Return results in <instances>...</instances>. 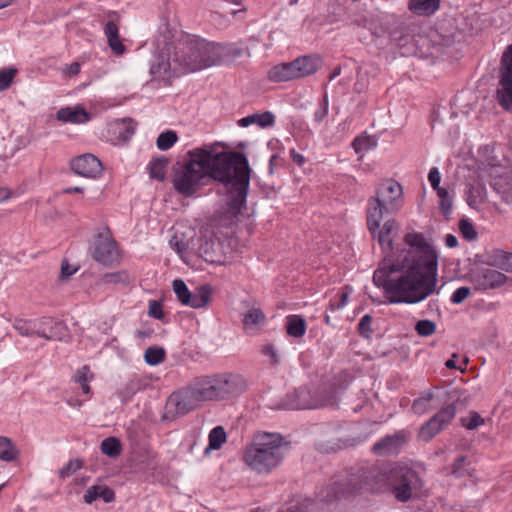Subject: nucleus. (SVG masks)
<instances>
[{
    "instance_id": "nucleus-1",
    "label": "nucleus",
    "mask_w": 512,
    "mask_h": 512,
    "mask_svg": "<svg viewBox=\"0 0 512 512\" xmlns=\"http://www.w3.org/2000/svg\"><path fill=\"white\" fill-rule=\"evenodd\" d=\"M399 228L395 219L387 220L376 230L378 242L387 253L373 274V282L383 289L389 303L417 304L439 294L438 252L422 233L404 236L407 248L398 249L393 257L392 234Z\"/></svg>"
},
{
    "instance_id": "nucleus-2",
    "label": "nucleus",
    "mask_w": 512,
    "mask_h": 512,
    "mask_svg": "<svg viewBox=\"0 0 512 512\" xmlns=\"http://www.w3.org/2000/svg\"><path fill=\"white\" fill-rule=\"evenodd\" d=\"M187 161L174 168L172 184L185 197H192L206 180L224 182V143L206 144L188 151Z\"/></svg>"
},
{
    "instance_id": "nucleus-3",
    "label": "nucleus",
    "mask_w": 512,
    "mask_h": 512,
    "mask_svg": "<svg viewBox=\"0 0 512 512\" xmlns=\"http://www.w3.org/2000/svg\"><path fill=\"white\" fill-rule=\"evenodd\" d=\"M348 493L389 489L400 502L417 497L423 487L419 474L409 466L394 464L361 470L348 481Z\"/></svg>"
},
{
    "instance_id": "nucleus-4",
    "label": "nucleus",
    "mask_w": 512,
    "mask_h": 512,
    "mask_svg": "<svg viewBox=\"0 0 512 512\" xmlns=\"http://www.w3.org/2000/svg\"><path fill=\"white\" fill-rule=\"evenodd\" d=\"M251 173L247 156L226 146V220L229 217L235 222L244 219Z\"/></svg>"
},
{
    "instance_id": "nucleus-5",
    "label": "nucleus",
    "mask_w": 512,
    "mask_h": 512,
    "mask_svg": "<svg viewBox=\"0 0 512 512\" xmlns=\"http://www.w3.org/2000/svg\"><path fill=\"white\" fill-rule=\"evenodd\" d=\"M220 58V47L206 40L186 35L173 46L172 60L179 73L195 72L215 65Z\"/></svg>"
},
{
    "instance_id": "nucleus-6",
    "label": "nucleus",
    "mask_w": 512,
    "mask_h": 512,
    "mask_svg": "<svg viewBox=\"0 0 512 512\" xmlns=\"http://www.w3.org/2000/svg\"><path fill=\"white\" fill-rule=\"evenodd\" d=\"M284 454L285 448L280 434L259 432L247 448L244 460L252 470L267 474L279 466Z\"/></svg>"
},
{
    "instance_id": "nucleus-7",
    "label": "nucleus",
    "mask_w": 512,
    "mask_h": 512,
    "mask_svg": "<svg viewBox=\"0 0 512 512\" xmlns=\"http://www.w3.org/2000/svg\"><path fill=\"white\" fill-rule=\"evenodd\" d=\"M321 66L317 55L300 56L290 62L279 63L267 72L271 82L280 83L304 78L314 74Z\"/></svg>"
},
{
    "instance_id": "nucleus-8",
    "label": "nucleus",
    "mask_w": 512,
    "mask_h": 512,
    "mask_svg": "<svg viewBox=\"0 0 512 512\" xmlns=\"http://www.w3.org/2000/svg\"><path fill=\"white\" fill-rule=\"evenodd\" d=\"M338 391L335 385L325 384L317 389L300 387L294 393L291 409H316L337 403Z\"/></svg>"
},
{
    "instance_id": "nucleus-9",
    "label": "nucleus",
    "mask_w": 512,
    "mask_h": 512,
    "mask_svg": "<svg viewBox=\"0 0 512 512\" xmlns=\"http://www.w3.org/2000/svg\"><path fill=\"white\" fill-rule=\"evenodd\" d=\"M496 98L504 110L512 112V44L506 47L500 60Z\"/></svg>"
},
{
    "instance_id": "nucleus-10",
    "label": "nucleus",
    "mask_w": 512,
    "mask_h": 512,
    "mask_svg": "<svg viewBox=\"0 0 512 512\" xmlns=\"http://www.w3.org/2000/svg\"><path fill=\"white\" fill-rule=\"evenodd\" d=\"M200 404L197 401L189 384L173 392L166 402V417L175 418L186 415L198 408Z\"/></svg>"
},
{
    "instance_id": "nucleus-11",
    "label": "nucleus",
    "mask_w": 512,
    "mask_h": 512,
    "mask_svg": "<svg viewBox=\"0 0 512 512\" xmlns=\"http://www.w3.org/2000/svg\"><path fill=\"white\" fill-rule=\"evenodd\" d=\"M189 386L191 387L200 406L204 402L217 399L223 388L224 380L219 375L196 378Z\"/></svg>"
},
{
    "instance_id": "nucleus-12",
    "label": "nucleus",
    "mask_w": 512,
    "mask_h": 512,
    "mask_svg": "<svg viewBox=\"0 0 512 512\" xmlns=\"http://www.w3.org/2000/svg\"><path fill=\"white\" fill-rule=\"evenodd\" d=\"M374 198L386 206L387 214L395 213L403 204L402 186L392 179L385 180L378 185Z\"/></svg>"
},
{
    "instance_id": "nucleus-13",
    "label": "nucleus",
    "mask_w": 512,
    "mask_h": 512,
    "mask_svg": "<svg viewBox=\"0 0 512 512\" xmlns=\"http://www.w3.org/2000/svg\"><path fill=\"white\" fill-rule=\"evenodd\" d=\"M92 257L105 266L117 263L120 255L115 240L107 234H99L94 242Z\"/></svg>"
},
{
    "instance_id": "nucleus-14",
    "label": "nucleus",
    "mask_w": 512,
    "mask_h": 512,
    "mask_svg": "<svg viewBox=\"0 0 512 512\" xmlns=\"http://www.w3.org/2000/svg\"><path fill=\"white\" fill-rule=\"evenodd\" d=\"M172 287L177 299L183 305L197 309L204 307L209 301L210 291L206 287H200L195 292H191L181 279L174 280Z\"/></svg>"
},
{
    "instance_id": "nucleus-15",
    "label": "nucleus",
    "mask_w": 512,
    "mask_h": 512,
    "mask_svg": "<svg viewBox=\"0 0 512 512\" xmlns=\"http://www.w3.org/2000/svg\"><path fill=\"white\" fill-rule=\"evenodd\" d=\"M456 414V409L453 405H448L441 409L435 416H433L420 430V436L423 440L429 441L441 430L449 425Z\"/></svg>"
},
{
    "instance_id": "nucleus-16",
    "label": "nucleus",
    "mask_w": 512,
    "mask_h": 512,
    "mask_svg": "<svg viewBox=\"0 0 512 512\" xmlns=\"http://www.w3.org/2000/svg\"><path fill=\"white\" fill-rule=\"evenodd\" d=\"M71 170L82 177L96 179L103 172L102 162L93 154L86 153L70 161Z\"/></svg>"
},
{
    "instance_id": "nucleus-17",
    "label": "nucleus",
    "mask_w": 512,
    "mask_h": 512,
    "mask_svg": "<svg viewBox=\"0 0 512 512\" xmlns=\"http://www.w3.org/2000/svg\"><path fill=\"white\" fill-rule=\"evenodd\" d=\"M36 336L48 341H63L67 336V328L54 318L41 317L37 319Z\"/></svg>"
},
{
    "instance_id": "nucleus-18",
    "label": "nucleus",
    "mask_w": 512,
    "mask_h": 512,
    "mask_svg": "<svg viewBox=\"0 0 512 512\" xmlns=\"http://www.w3.org/2000/svg\"><path fill=\"white\" fill-rule=\"evenodd\" d=\"M471 281L478 290L495 289L506 282V276L491 268H480L471 274Z\"/></svg>"
},
{
    "instance_id": "nucleus-19",
    "label": "nucleus",
    "mask_w": 512,
    "mask_h": 512,
    "mask_svg": "<svg viewBox=\"0 0 512 512\" xmlns=\"http://www.w3.org/2000/svg\"><path fill=\"white\" fill-rule=\"evenodd\" d=\"M175 64L172 60V54L166 58L163 55H158L153 60L150 67V74L154 79L161 80L165 85H169L171 78L179 73V70H175Z\"/></svg>"
},
{
    "instance_id": "nucleus-20",
    "label": "nucleus",
    "mask_w": 512,
    "mask_h": 512,
    "mask_svg": "<svg viewBox=\"0 0 512 512\" xmlns=\"http://www.w3.org/2000/svg\"><path fill=\"white\" fill-rule=\"evenodd\" d=\"M386 212V206L372 197L367 204V225L372 235L376 234V230L380 227V223Z\"/></svg>"
},
{
    "instance_id": "nucleus-21",
    "label": "nucleus",
    "mask_w": 512,
    "mask_h": 512,
    "mask_svg": "<svg viewBox=\"0 0 512 512\" xmlns=\"http://www.w3.org/2000/svg\"><path fill=\"white\" fill-rule=\"evenodd\" d=\"M405 442V436L402 433H396L392 436H386L376 442L372 450L379 455H389L397 452Z\"/></svg>"
},
{
    "instance_id": "nucleus-22",
    "label": "nucleus",
    "mask_w": 512,
    "mask_h": 512,
    "mask_svg": "<svg viewBox=\"0 0 512 512\" xmlns=\"http://www.w3.org/2000/svg\"><path fill=\"white\" fill-rule=\"evenodd\" d=\"M57 120L74 124L85 123L90 120L89 113L82 106L61 108L56 115Z\"/></svg>"
},
{
    "instance_id": "nucleus-23",
    "label": "nucleus",
    "mask_w": 512,
    "mask_h": 512,
    "mask_svg": "<svg viewBox=\"0 0 512 512\" xmlns=\"http://www.w3.org/2000/svg\"><path fill=\"white\" fill-rule=\"evenodd\" d=\"M104 34L112 52L117 56L123 55L126 47L120 39L118 25L114 21H108L104 26Z\"/></svg>"
},
{
    "instance_id": "nucleus-24",
    "label": "nucleus",
    "mask_w": 512,
    "mask_h": 512,
    "mask_svg": "<svg viewBox=\"0 0 512 512\" xmlns=\"http://www.w3.org/2000/svg\"><path fill=\"white\" fill-rule=\"evenodd\" d=\"M98 498H101L105 503H110L114 501L115 494L106 485H93L85 491L83 496V500L87 504H92Z\"/></svg>"
},
{
    "instance_id": "nucleus-25",
    "label": "nucleus",
    "mask_w": 512,
    "mask_h": 512,
    "mask_svg": "<svg viewBox=\"0 0 512 512\" xmlns=\"http://www.w3.org/2000/svg\"><path fill=\"white\" fill-rule=\"evenodd\" d=\"M266 323V317L259 308L250 309L244 316V329L249 334H255Z\"/></svg>"
},
{
    "instance_id": "nucleus-26",
    "label": "nucleus",
    "mask_w": 512,
    "mask_h": 512,
    "mask_svg": "<svg viewBox=\"0 0 512 512\" xmlns=\"http://www.w3.org/2000/svg\"><path fill=\"white\" fill-rule=\"evenodd\" d=\"M250 57V51L244 42L231 43L226 46V65L238 64Z\"/></svg>"
},
{
    "instance_id": "nucleus-27",
    "label": "nucleus",
    "mask_w": 512,
    "mask_h": 512,
    "mask_svg": "<svg viewBox=\"0 0 512 512\" xmlns=\"http://www.w3.org/2000/svg\"><path fill=\"white\" fill-rule=\"evenodd\" d=\"M274 123L275 117L269 111L254 113L238 120V125L240 127H248L249 125L255 124L260 128H268L273 126Z\"/></svg>"
},
{
    "instance_id": "nucleus-28",
    "label": "nucleus",
    "mask_w": 512,
    "mask_h": 512,
    "mask_svg": "<svg viewBox=\"0 0 512 512\" xmlns=\"http://www.w3.org/2000/svg\"><path fill=\"white\" fill-rule=\"evenodd\" d=\"M440 6V0H410L409 10L418 16H430L435 13Z\"/></svg>"
},
{
    "instance_id": "nucleus-29",
    "label": "nucleus",
    "mask_w": 512,
    "mask_h": 512,
    "mask_svg": "<svg viewBox=\"0 0 512 512\" xmlns=\"http://www.w3.org/2000/svg\"><path fill=\"white\" fill-rule=\"evenodd\" d=\"M247 388L245 379L240 374L226 375V396L237 397Z\"/></svg>"
},
{
    "instance_id": "nucleus-30",
    "label": "nucleus",
    "mask_w": 512,
    "mask_h": 512,
    "mask_svg": "<svg viewBox=\"0 0 512 512\" xmlns=\"http://www.w3.org/2000/svg\"><path fill=\"white\" fill-rule=\"evenodd\" d=\"M285 327L290 337L301 338L306 332V321L300 315H290L286 319Z\"/></svg>"
},
{
    "instance_id": "nucleus-31",
    "label": "nucleus",
    "mask_w": 512,
    "mask_h": 512,
    "mask_svg": "<svg viewBox=\"0 0 512 512\" xmlns=\"http://www.w3.org/2000/svg\"><path fill=\"white\" fill-rule=\"evenodd\" d=\"M224 444V427L216 426L208 436V446L204 450V455H209L213 450H219Z\"/></svg>"
},
{
    "instance_id": "nucleus-32",
    "label": "nucleus",
    "mask_w": 512,
    "mask_h": 512,
    "mask_svg": "<svg viewBox=\"0 0 512 512\" xmlns=\"http://www.w3.org/2000/svg\"><path fill=\"white\" fill-rule=\"evenodd\" d=\"M168 163V159L165 157L153 159L148 166L150 177L160 182L164 181Z\"/></svg>"
},
{
    "instance_id": "nucleus-33",
    "label": "nucleus",
    "mask_w": 512,
    "mask_h": 512,
    "mask_svg": "<svg viewBox=\"0 0 512 512\" xmlns=\"http://www.w3.org/2000/svg\"><path fill=\"white\" fill-rule=\"evenodd\" d=\"M12 326L21 336H36L37 319L17 318L14 320Z\"/></svg>"
},
{
    "instance_id": "nucleus-34",
    "label": "nucleus",
    "mask_w": 512,
    "mask_h": 512,
    "mask_svg": "<svg viewBox=\"0 0 512 512\" xmlns=\"http://www.w3.org/2000/svg\"><path fill=\"white\" fill-rule=\"evenodd\" d=\"M490 263L507 272H512V253L496 250L490 256Z\"/></svg>"
},
{
    "instance_id": "nucleus-35",
    "label": "nucleus",
    "mask_w": 512,
    "mask_h": 512,
    "mask_svg": "<svg viewBox=\"0 0 512 512\" xmlns=\"http://www.w3.org/2000/svg\"><path fill=\"white\" fill-rule=\"evenodd\" d=\"M485 198V189L478 186H469L466 192L467 204L474 209H477Z\"/></svg>"
},
{
    "instance_id": "nucleus-36",
    "label": "nucleus",
    "mask_w": 512,
    "mask_h": 512,
    "mask_svg": "<svg viewBox=\"0 0 512 512\" xmlns=\"http://www.w3.org/2000/svg\"><path fill=\"white\" fill-rule=\"evenodd\" d=\"M18 451L7 437H0V460L10 462L16 459Z\"/></svg>"
},
{
    "instance_id": "nucleus-37",
    "label": "nucleus",
    "mask_w": 512,
    "mask_h": 512,
    "mask_svg": "<svg viewBox=\"0 0 512 512\" xmlns=\"http://www.w3.org/2000/svg\"><path fill=\"white\" fill-rule=\"evenodd\" d=\"M75 382H77L84 394L88 395L91 392L89 382L93 379V374L90 371L89 366L85 365L77 370L74 376Z\"/></svg>"
},
{
    "instance_id": "nucleus-38",
    "label": "nucleus",
    "mask_w": 512,
    "mask_h": 512,
    "mask_svg": "<svg viewBox=\"0 0 512 512\" xmlns=\"http://www.w3.org/2000/svg\"><path fill=\"white\" fill-rule=\"evenodd\" d=\"M165 359V350L162 347H149L144 353V360L151 366L162 363Z\"/></svg>"
},
{
    "instance_id": "nucleus-39",
    "label": "nucleus",
    "mask_w": 512,
    "mask_h": 512,
    "mask_svg": "<svg viewBox=\"0 0 512 512\" xmlns=\"http://www.w3.org/2000/svg\"><path fill=\"white\" fill-rule=\"evenodd\" d=\"M101 452L109 457H116L121 453V444L118 439L109 437L101 442Z\"/></svg>"
},
{
    "instance_id": "nucleus-40",
    "label": "nucleus",
    "mask_w": 512,
    "mask_h": 512,
    "mask_svg": "<svg viewBox=\"0 0 512 512\" xmlns=\"http://www.w3.org/2000/svg\"><path fill=\"white\" fill-rule=\"evenodd\" d=\"M178 137L175 131L168 130L161 133L156 141L158 149L165 151L170 149L177 141Z\"/></svg>"
},
{
    "instance_id": "nucleus-41",
    "label": "nucleus",
    "mask_w": 512,
    "mask_h": 512,
    "mask_svg": "<svg viewBox=\"0 0 512 512\" xmlns=\"http://www.w3.org/2000/svg\"><path fill=\"white\" fill-rule=\"evenodd\" d=\"M460 421L468 430H474L485 424V419L475 411L469 412L468 416L462 417Z\"/></svg>"
},
{
    "instance_id": "nucleus-42",
    "label": "nucleus",
    "mask_w": 512,
    "mask_h": 512,
    "mask_svg": "<svg viewBox=\"0 0 512 512\" xmlns=\"http://www.w3.org/2000/svg\"><path fill=\"white\" fill-rule=\"evenodd\" d=\"M415 331L421 337H428L436 332V323L425 319L419 320L415 325Z\"/></svg>"
},
{
    "instance_id": "nucleus-43",
    "label": "nucleus",
    "mask_w": 512,
    "mask_h": 512,
    "mask_svg": "<svg viewBox=\"0 0 512 512\" xmlns=\"http://www.w3.org/2000/svg\"><path fill=\"white\" fill-rule=\"evenodd\" d=\"M18 70L14 67H9L0 70V91L7 89L13 82Z\"/></svg>"
},
{
    "instance_id": "nucleus-44",
    "label": "nucleus",
    "mask_w": 512,
    "mask_h": 512,
    "mask_svg": "<svg viewBox=\"0 0 512 512\" xmlns=\"http://www.w3.org/2000/svg\"><path fill=\"white\" fill-rule=\"evenodd\" d=\"M103 282L106 284H127L130 281L129 274L126 271H118L113 273H106L103 278Z\"/></svg>"
},
{
    "instance_id": "nucleus-45",
    "label": "nucleus",
    "mask_w": 512,
    "mask_h": 512,
    "mask_svg": "<svg viewBox=\"0 0 512 512\" xmlns=\"http://www.w3.org/2000/svg\"><path fill=\"white\" fill-rule=\"evenodd\" d=\"M83 466V462L80 459L70 460L60 471V478H67L76 473Z\"/></svg>"
},
{
    "instance_id": "nucleus-46",
    "label": "nucleus",
    "mask_w": 512,
    "mask_h": 512,
    "mask_svg": "<svg viewBox=\"0 0 512 512\" xmlns=\"http://www.w3.org/2000/svg\"><path fill=\"white\" fill-rule=\"evenodd\" d=\"M459 229H460L462 236L465 239L471 241V240H475L477 238V232H476L474 226L468 220L462 219L459 222Z\"/></svg>"
},
{
    "instance_id": "nucleus-47",
    "label": "nucleus",
    "mask_w": 512,
    "mask_h": 512,
    "mask_svg": "<svg viewBox=\"0 0 512 512\" xmlns=\"http://www.w3.org/2000/svg\"><path fill=\"white\" fill-rule=\"evenodd\" d=\"M328 106H329L328 97L325 94L323 96L322 100L320 101L318 108L314 112V120L316 122H321L326 118V116L328 114Z\"/></svg>"
},
{
    "instance_id": "nucleus-48",
    "label": "nucleus",
    "mask_w": 512,
    "mask_h": 512,
    "mask_svg": "<svg viewBox=\"0 0 512 512\" xmlns=\"http://www.w3.org/2000/svg\"><path fill=\"white\" fill-rule=\"evenodd\" d=\"M470 295V288L469 287H460L454 291V293L451 296V302L454 304H460L464 300H466Z\"/></svg>"
},
{
    "instance_id": "nucleus-49",
    "label": "nucleus",
    "mask_w": 512,
    "mask_h": 512,
    "mask_svg": "<svg viewBox=\"0 0 512 512\" xmlns=\"http://www.w3.org/2000/svg\"><path fill=\"white\" fill-rule=\"evenodd\" d=\"M262 353H263V355L270 357L271 362L273 364L279 363L280 357H279L278 352L273 344H266L265 346H263Z\"/></svg>"
},
{
    "instance_id": "nucleus-50",
    "label": "nucleus",
    "mask_w": 512,
    "mask_h": 512,
    "mask_svg": "<svg viewBox=\"0 0 512 512\" xmlns=\"http://www.w3.org/2000/svg\"><path fill=\"white\" fill-rule=\"evenodd\" d=\"M372 318L370 315H364L359 324H358V330L361 335H364L366 337L369 336V333L371 332L370 324H371Z\"/></svg>"
},
{
    "instance_id": "nucleus-51",
    "label": "nucleus",
    "mask_w": 512,
    "mask_h": 512,
    "mask_svg": "<svg viewBox=\"0 0 512 512\" xmlns=\"http://www.w3.org/2000/svg\"><path fill=\"white\" fill-rule=\"evenodd\" d=\"M428 180L433 189H437L440 187L441 175L437 167H433L430 169L428 174Z\"/></svg>"
},
{
    "instance_id": "nucleus-52",
    "label": "nucleus",
    "mask_w": 512,
    "mask_h": 512,
    "mask_svg": "<svg viewBox=\"0 0 512 512\" xmlns=\"http://www.w3.org/2000/svg\"><path fill=\"white\" fill-rule=\"evenodd\" d=\"M149 315L155 319L163 318L162 306L159 302H157V301L149 302Z\"/></svg>"
},
{
    "instance_id": "nucleus-53",
    "label": "nucleus",
    "mask_w": 512,
    "mask_h": 512,
    "mask_svg": "<svg viewBox=\"0 0 512 512\" xmlns=\"http://www.w3.org/2000/svg\"><path fill=\"white\" fill-rule=\"evenodd\" d=\"M439 205H440L441 211L444 214V216L448 217L452 210V205H453L452 197L449 195L446 198L440 199Z\"/></svg>"
},
{
    "instance_id": "nucleus-54",
    "label": "nucleus",
    "mask_w": 512,
    "mask_h": 512,
    "mask_svg": "<svg viewBox=\"0 0 512 512\" xmlns=\"http://www.w3.org/2000/svg\"><path fill=\"white\" fill-rule=\"evenodd\" d=\"M78 269L76 267H72L68 261L64 260L61 264V277L69 278L73 274L76 273Z\"/></svg>"
},
{
    "instance_id": "nucleus-55",
    "label": "nucleus",
    "mask_w": 512,
    "mask_h": 512,
    "mask_svg": "<svg viewBox=\"0 0 512 512\" xmlns=\"http://www.w3.org/2000/svg\"><path fill=\"white\" fill-rule=\"evenodd\" d=\"M125 127V133H122V132H119V137L123 140V141H127L133 134H134V131H135V128L134 126L132 125V122L129 121V122H123L122 123Z\"/></svg>"
},
{
    "instance_id": "nucleus-56",
    "label": "nucleus",
    "mask_w": 512,
    "mask_h": 512,
    "mask_svg": "<svg viewBox=\"0 0 512 512\" xmlns=\"http://www.w3.org/2000/svg\"><path fill=\"white\" fill-rule=\"evenodd\" d=\"M357 153L368 148V140L365 138H356L352 143Z\"/></svg>"
},
{
    "instance_id": "nucleus-57",
    "label": "nucleus",
    "mask_w": 512,
    "mask_h": 512,
    "mask_svg": "<svg viewBox=\"0 0 512 512\" xmlns=\"http://www.w3.org/2000/svg\"><path fill=\"white\" fill-rule=\"evenodd\" d=\"M465 461H466V458L463 456L459 457L458 459L455 460V462L453 463V466H452L453 474H455L456 476L463 475V472L461 471V467L465 463Z\"/></svg>"
},
{
    "instance_id": "nucleus-58",
    "label": "nucleus",
    "mask_w": 512,
    "mask_h": 512,
    "mask_svg": "<svg viewBox=\"0 0 512 512\" xmlns=\"http://www.w3.org/2000/svg\"><path fill=\"white\" fill-rule=\"evenodd\" d=\"M79 72L80 64L78 62H73L65 68V74L68 76H76L79 74Z\"/></svg>"
},
{
    "instance_id": "nucleus-59",
    "label": "nucleus",
    "mask_w": 512,
    "mask_h": 512,
    "mask_svg": "<svg viewBox=\"0 0 512 512\" xmlns=\"http://www.w3.org/2000/svg\"><path fill=\"white\" fill-rule=\"evenodd\" d=\"M290 156H291V159L299 166H302L304 165L305 163V157L298 153L296 150L294 149H291L290 150Z\"/></svg>"
},
{
    "instance_id": "nucleus-60",
    "label": "nucleus",
    "mask_w": 512,
    "mask_h": 512,
    "mask_svg": "<svg viewBox=\"0 0 512 512\" xmlns=\"http://www.w3.org/2000/svg\"><path fill=\"white\" fill-rule=\"evenodd\" d=\"M170 245L175 248L178 253H182L186 250V245L182 241H178L176 237L170 240Z\"/></svg>"
},
{
    "instance_id": "nucleus-61",
    "label": "nucleus",
    "mask_w": 512,
    "mask_h": 512,
    "mask_svg": "<svg viewBox=\"0 0 512 512\" xmlns=\"http://www.w3.org/2000/svg\"><path fill=\"white\" fill-rule=\"evenodd\" d=\"M226 13L231 14L233 17L243 19L246 13V8L241 7L239 9H228V7L226 6Z\"/></svg>"
},
{
    "instance_id": "nucleus-62",
    "label": "nucleus",
    "mask_w": 512,
    "mask_h": 512,
    "mask_svg": "<svg viewBox=\"0 0 512 512\" xmlns=\"http://www.w3.org/2000/svg\"><path fill=\"white\" fill-rule=\"evenodd\" d=\"M278 512H304V507L297 504L290 505L286 508H282Z\"/></svg>"
},
{
    "instance_id": "nucleus-63",
    "label": "nucleus",
    "mask_w": 512,
    "mask_h": 512,
    "mask_svg": "<svg viewBox=\"0 0 512 512\" xmlns=\"http://www.w3.org/2000/svg\"><path fill=\"white\" fill-rule=\"evenodd\" d=\"M445 244L449 248H455L458 244V240L454 235L447 234L445 237Z\"/></svg>"
},
{
    "instance_id": "nucleus-64",
    "label": "nucleus",
    "mask_w": 512,
    "mask_h": 512,
    "mask_svg": "<svg viewBox=\"0 0 512 512\" xmlns=\"http://www.w3.org/2000/svg\"><path fill=\"white\" fill-rule=\"evenodd\" d=\"M340 297H341V301H340V303L337 304V308L338 309L343 308L347 304L348 297H349V292L348 291H342Z\"/></svg>"
}]
</instances>
